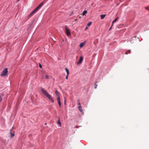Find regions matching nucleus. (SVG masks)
Here are the masks:
<instances>
[{"mask_svg": "<svg viewBox=\"0 0 149 149\" xmlns=\"http://www.w3.org/2000/svg\"><path fill=\"white\" fill-rule=\"evenodd\" d=\"M41 90L42 94L50 100L52 102H54V100L52 99L51 95L49 94L48 93L44 90L43 88H41Z\"/></svg>", "mask_w": 149, "mask_h": 149, "instance_id": "f257e3e1", "label": "nucleus"}, {"mask_svg": "<svg viewBox=\"0 0 149 149\" xmlns=\"http://www.w3.org/2000/svg\"><path fill=\"white\" fill-rule=\"evenodd\" d=\"M43 2H42L29 15L28 18L31 17L33 15L36 11L44 4Z\"/></svg>", "mask_w": 149, "mask_h": 149, "instance_id": "f03ea898", "label": "nucleus"}, {"mask_svg": "<svg viewBox=\"0 0 149 149\" xmlns=\"http://www.w3.org/2000/svg\"><path fill=\"white\" fill-rule=\"evenodd\" d=\"M8 72L7 68H6L4 69L1 74V76H6L8 74Z\"/></svg>", "mask_w": 149, "mask_h": 149, "instance_id": "7ed1b4c3", "label": "nucleus"}, {"mask_svg": "<svg viewBox=\"0 0 149 149\" xmlns=\"http://www.w3.org/2000/svg\"><path fill=\"white\" fill-rule=\"evenodd\" d=\"M65 29L66 33L67 35L68 36H70L71 35V34L69 30L68 29V28L66 26H65Z\"/></svg>", "mask_w": 149, "mask_h": 149, "instance_id": "20e7f679", "label": "nucleus"}, {"mask_svg": "<svg viewBox=\"0 0 149 149\" xmlns=\"http://www.w3.org/2000/svg\"><path fill=\"white\" fill-rule=\"evenodd\" d=\"M83 56H81L79 59V61L77 62V64L79 65L83 61Z\"/></svg>", "mask_w": 149, "mask_h": 149, "instance_id": "39448f33", "label": "nucleus"}, {"mask_svg": "<svg viewBox=\"0 0 149 149\" xmlns=\"http://www.w3.org/2000/svg\"><path fill=\"white\" fill-rule=\"evenodd\" d=\"M57 100L58 101V104L59 105V107H61V101H60V96H58L57 97Z\"/></svg>", "mask_w": 149, "mask_h": 149, "instance_id": "423d86ee", "label": "nucleus"}, {"mask_svg": "<svg viewBox=\"0 0 149 149\" xmlns=\"http://www.w3.org/2000/svg\"><path fill=\"white\" fill-rule=\"evenodd\" d=\"M65 70L66 71V72H67V75L66 77V79H68V76L69 74V71L68 69L67 68H65Z\"/></svg>", "mask_w": 149, "mask_h": 149, "instance_id": "0eeeda50", "label": "nucleus"}, {"mask_svg": "<svg viewBox=\"0 0 149 149\" xmlns=\"http://www.w3.org/2000/svg\"><path fill=\"white\" fill-rule=\"evenodd\" d=\"M78 108L79 109V110L81 112V113H82L83 112V110L82 109V107H81V106H79L78 107Z\"/></svg>", "mask_w": 149, "mask_h": 149, "instance_id": "6e6552de", "label": "nucleus"}, {"mask_svg": "<svg viewBox=\"0 0 149 149\" xmlns=\"http://www.w3.org/2000/svg\"><path fill=\"white\" fill-rule=\"evenodd\" d=\"M85 45V43L84 42H82L81 43L79 47L80 48L82 47Z\"/></svg>", "mask_w": 149, "mask_h": 149, "instance_id": "1a4fd4ad", "label": "nucleus"}, {"mask_svg": "<svg viewBox=\"0 0 149 149\" xmlns=\"http://www.w3.org/2000/svg\"><path fill=\"white\" fill-rule=\"evenodd\" d=\"M118 19V17H117L112 22V26H113V24L115 22H116L117 20Z\"/></svg>", "mask_w": 149, "mask_h": 149, "instance_id": "9d476101", "label": "nucleus"}, {"mask_svg": "<svg viewBox=\"0 0 149 149\" xmlns=\"http://www.w3.org/2000/svg\"><path fill=\"white\" fill-rule=\"evenodd\" d=\"M55 94L57 96V97L58 96H59V92H58L57 91V90H56L55 91Z\"/></svg>", "mask_w": 149, "mask_h": 149, "instance_id": "9b49d317", "label": "nucleus"}, {"mask_svg": "<svg viewBox=\"0 0 149 149\" xmlns=\"http://www.w3.org/2000/svg\"><path fill=\"white\" fill-rule=\"evenodd\" d=\"M57 124L60 125V126L61 127V123L60 121V119L59 118L57 121Z\"/></svg>", "mask_w": 149, "mask_h": 149, "instance_id": "f8f14e48", "label": "nucleus"}, {"mask_svg": "<svg viewBox=\"0 0 149 149\" xmlns=\"http://www.w3.org/2000/svg\"><path fill=\"white\" fill-rule=\"evenodd\" d=\"M131 53V51L130 49L127 50L125 53V54H130Z\"/></svg>", "mask_w": 149, "mask_h": 149, "instance_id": "ddd939ff", "label": "nucleus"}, {"mask_svg": "<svg viewBox=\"0 0 149 149\" xmlns=\"http://www.w3.org/2000/svg\"><path fill=\"white\" fill-rule=\"evenodd\" d=\"M106 15H100L101 18V19H103L105 17Z\"/></svg>", "mask_w": 149, "mask_h": 149, "instance_id": "4468645a", "label": "nucleus"}, {"mask_svg": "<svg viewBox=\"0 0 149 149\" xmlns=\"http://www.w3.org/2000/svg\"><path fill=\"white\" fill-rule=\"evenodd\" d=\"M87 13V11L86 10H84L82 13V15L83 16L84 15L86 14Z\"/></svg>", "mask_w": 149, "mask_h": 149, "instance_id": "2eb2a0df", "label": "nucleus"}, {"mask_svg": "<svg viewBox=\"0 0 149 149\" xmlns=\"http://www.w3.org/2000/svg\"><path fill=\"white\" fill-rule=\"evenodd\" d=\"M10 134H11V138H12L13 137H14L15 136V134L14 133H10Z\"/></svg>", "mask_w": 149, "mask_h": 149, "instance_id": "dca6fc26", "label": "nucleus"}, {"mask_svg": "<svg viewBox=\"0 0 149 149\" xmlns=\"http://www.w3.org/2000/svg\"><path fill=\"white\" fill-rule=\"evenodd\" d=\"M92 24V22H89L87 24V26H89Z\"/></svg>", "mask_w": 149, "mask_h": 149, "instance_id": "f3484780", "label": "nucleus"}, {"mask_svg": "<svg viewBox=\"0 0 149 149\" xmlns=\"http://www.w3.org/2000/svg\"><path fill=\"white\" fill-rule=\"evenodd\" d=\"M96 83H97V82H96V83L95 84V86H94V87H95V89H96L97 88V84H96Z\"/></svg>", "mask_w": 149, "mask_h": 149, "instance_id": "a211bd4d", "label": "nucleus"}, {"mask_svg": "<svg viewBox=\"0 0 149 149\" xmlns=\"http://www.w3.org/2000/svg\"><path fill=\"white\" fill-rule=\"evenodd\" d=\"M45 77H46V78L47 79H49V76L48 75H45Z\"/></svg>", "mask_w": 149, "mask_h": 149, "instance_id": "6ab92c4d", "label": "nucleus"}, {"mask_svg": "<svg viewBox=\"0 0 149 149\" xmlns=\"http://www.w3.org/2000/svg\"><path fill=\"white\" fill-rule=\"evenodd\" d=\"M39 67L40 68H42V66L40 64V63H39Z\"/></svg>", "mask_w": 149, "mask_h": 149, "instance_id": "aec40b11", "label": "nucleus"}, {"mask_svg": "<svg viewBox=\"0 0 149 149\" xmlns=\"http://www.w3.org/2000/svg\"><path fill=\"white\" fill-rule=\"evenodd\" d=\"M2 100V98L0 96V102Z\"/></svg>", "mask_w": 149, "mask_h": 149, "instance_id": "412c9836", "label": "nucleus"}, {"mask_svg": "<svg viewBox=\"0 0 149 149\" xmlns=\"http://www.w3.org/2000/svg\"><path fill=\"white\" fill-rule=\"evenodd\" d=\"M66 102V100L65 98V100H64V104H65Z\"/></svg>", "mask_w": 149, "mask_h": 149, "instance_id": "4be33fe9", "label": "nucleus"}, {"mask_svg": "<svg viewBox=\"0 0 149 149\" xmlns=\"http://www.w3.org/2000/svg\"><path fill=\"white\" fill-rule=\"evenodd\" d=\"M145 8L148 10L149 11V9H148V7H145Z\"/></svg>", "mask_w": 149, "mask_h": 149, "instance_id": "5701e85b", "label": "nucleus"}, {"mask_svg": "<svg viewBox=\"0 0 149 149\" xmlns=\"http://www.w3.org/2000/svg\"><path fill=\"white\" fill-rule=\"evenodd\" d=\"M78 19H76L74 20V21L75 22H76V21Z\"/></svg>", "mask_w": 149, "mask_h": 149, "instance_id": "b1692460", "label": "nucleus"}, {"mask_svg": "<svg viewBox=\"0 0 149 149\" xmlns=\"http://www.w3.org/2000/svg\"><path fill=\"white\" fill-rule=\"evenodd\" d=\"M12 131V129H11V130H10V133H11Z\"/></svg>", "mask_w": 149, "mask_h": 149, "instance_id": "393cba45", "label": "nucleus"}, {"mask_svg": "<svg viewBox=\"0 0 149 149\" xmlns=\"http://www.w3.org/2000/svg\"><path fill=\"white\" fill-rule=\"evenodd\" d=\"M88 28V27L86 26V28H85V30H87V29Z\"/></svg>", "mask_w": 149, "mask_h": 149, "instance_id": "a878e982", "label": "nucleus"}, {"mask_svg": "<svg viewBox=\"0 0 149 149\" xmlns=\"http://www.w3.org/2000/svg\"><path fill=\"white\" fill-rule=\"evenodd\" d=\"M78 105H80H80H81V104H80V103H79H79H78Z\"/></svg>", "mask_w": 149, "mask_h": 149, "instance_id": "bb28decb", "label": "nucleus"}, {"mask_svg": "<svg viewBox=\"0 0 149 149\" xmlns=\"http://www.w3.org/2000/svg\"><path fill=\"white\" fill-rule=\"evenodd\" d=\"M111 28L109 29V30L111 29Z\"/></svg>", "mask_w": 149, "mask_h": 149, "instance_id": "cd10ccee", "label": "nucleus"}, {"mask_svg": "<svg viewBox=\"0 0 149 149\" xmlns=\"http://www.w3.org/2000/svg\"><path fill=\"white\" fill-rule=\"evenodd\" d=\"M13 128H14V127H13L12 128V129H13Z\"/></svg>", "mask_w": 149, "mask_h": 149, "instance_id": "c85d7f7f", "label": "nucleus"}, {"mask_svg": "<svg viewBox=\"0 0 149 149\" xmlns=\"http://www.w3.org/2000/svg\"><path fill=\"white\" fill-rule=\"evenodd\" d=\"M79 18H81V17H80H80H79Z\"/></svg>", "mask_w": 149, "mask_h": 149, "instance_id": "c756f323", "label": "nucleus"}, {"mask_svg": "<svg viewBox=\"0 0 149 149\" xmlns=\"http://www.w3.org/2000/svg\"><path fill=\"white\" fill-rule=\"evenodd\" d=\"M72 14V13L71 14Z\"/></svg>", "mask_w": 149, "mask_h": 149, "instance_id": "7c9ffc66", "label": "nucleus"}]
</instances>
